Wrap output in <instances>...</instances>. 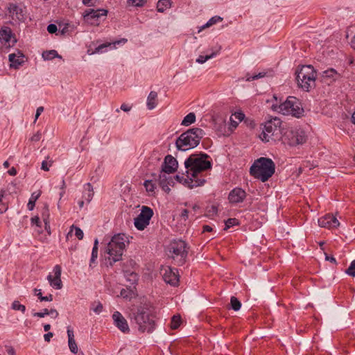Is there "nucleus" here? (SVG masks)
Returning <instances> with one entry per match:
<instances>
[{
  "instance_id": "nucleus-31",
  "label": "nucleus",
  "mask_w": 355,
  "mask_h": 355,
  "mask_svg": "<svg viewBox=\"0 0 355 355\" xmlns=\"http://www.w3.org/2000/svg\"><path fill=\"white\" fill-rule=\"evenodd\" d=\"M196 121V115L193 112H190L185 116L181 123L182 125L188 126L193 123Z\"/></svg>"
},
{
  "instance_id": "nucleus-33",
  "label": "nucleus",
  "mask_w": 355,
  "mask_h": 355,
  "mask_svg": "<svg viewBox=\"0 0 355 355\" xmlns=\"http://www.w3.org/2000/svg\"><path fill=\"white\" fill-rule=\"evenodd\" d=\"M230 305L231 308L235 311H237L240 309L241 306V303L240 301L234 296L231 297L230 299Z\"/></svg>"
},
{
  "instance_id": "nucleus-34",
  "label": "nucleus",
  "mask_w": 355,
  "mask_h": 355,
  "mask_svg": "<svg viewBox=\"0 0 355 355\" xmlns=\"http://www.w3.org/2000/svg\"><path fill=\"white\" fill-rule=\"evenodd\" d=\"M181 324V318L180 315H173L171 322V328L172 329H178Z\"/></svg>"
},
{
  "instance_id": "nucleus-25",
  "label": "nucleus",
  "mask_w": 355,
  "mask_h": 355,
  "mask_svg": "<svg viewBox=\"0 0 355 355\" xmlns=\"http://www.w3.org/2000/svg\"><path fill=\"white\" fill-rule=\"evenodd\" d=\"M40 196H41L40 191H35L31 194V198H30L28 205H27V207L30 211H31L34 209L35 205V202L40 198Z\"/></svg>"
},
{
  "instance_id": "nucleus-19",
  "label": "nucleus",
  "mask_w": 355,
  "mask_h": 355,
  "mask_svg": "<svg viewBox=\"0 0 355 355\" xmlns=\"http://www.w3.org/2000/svg\"><path fill=\"white\" fill-rule=\"evenodd\" d=\"M246 198L245 191L239 187L232 189L228 196V200L232 204H237L243 202Z\"/></svg>"
},
{
  "instance_id": "nucleus-9",
  "label": "nucleus",
  "mask_w": 355,
  "mask_h": 355,
  "mask_svg": "<svg viewBox=\"0 0 355 355\" xmlns=\"http://www.w3.org/2000/svg\"><path fill=\"white\" fill-rule=\"evenodd\" d=\"M281 140L285 145L295 146L305 143L306 137L302 130L288 129L282 135Z\"/></svg>"
},
{
  "instance_id": "nucleus-17",
  "label": "nucleus",
  "mask_w": 355,
  "mask_h": 355,
  "mask_svg": "<svg viewBox=\"0 0 355 355\" xmlns=\"http://www.w3.org/2000/svg\"><path fill=\"white\" fill-rule=\"evenodd\" d=\"M178 167V163L175 157L171 155L165 157L162 165V170L167 174H171L175 172Z\"/></svg>"
},
{
  "instance_id": "nucleus-24",
  "label": "nucleus",
  "mask_w": 355,
  "mask_h": 355,
  "mask_svg": "<svg viewBox=\"0 0 355 355\" xmlns=\"http://www.w3.org/2000/svg\"><path fill=\"white\" fill-rule=\"evenodd\" d=\"M157 94L156 92L152 91L150 92L147 98V107L149 110L154 109L157 105Z\"/></svg>"
},
{
  "instance_id": "nucleus-2",
  "label": "nucleus",
  "mask_w": 355,
  "mask_h": 355,
  "mask_svg": "<svg viewBox=\"0 0 355 355\" xmlns=\"http://www.w3.org/2000/svg\"><path fill=\"white\" fill-rule=\"evenodd\" d=\"M275 164L267 157H260L256 159L250 168V173L254 178L264 182L275 173Z\"/></svg>"
},
{
  "instance_id": "nucleus-7",
  "label": "nucleus",
  "mask_w": 355,
  "mask_h": 355,
  "mask_svg": "<svg viewBox=\"0 0 355 355\" xmlns=\"http://www.w3.org/2000/svg\"><path fill=\"white\" fill-rule=\"evenodd\" d=\"M276 110L284 115H291L297 118L304 112L301 103L294 96H289Z\"/></svg>"
},
{
  "instance_id": "nucleus-40",
  "label": "nucleus",
  "mask_w": 355,
  "mask_h": 355,
  "mask_svg": "<svg viewBox=\"0 0 355 355\" xmlns=\"http://www.w3.org/2000/svg\"><path fill=\"white\" fill-rule=\"evenodd\" d=\"M128 2L133 6L141 7L145 5L147 0H128Z\"/></svg>"
},
{
  "instance_id": "nucleus-50",
  "label": "nucleus",
  "mask_w": 355,
  "mask_h": 355,
  "mask_svg": "<svg viewBox=\"0 0 355 355\" xmlns=\"http://www.w3.org/2000/svg\"><path fill=\"white\" fill-rule=\"evenodd\" d=\"M129 277L128 280L132 282V284H134L137 280V275L135 272H130L129 275Z\"/></svg>"
},
{
  "instance_id": "nucleus-62",
  "label": "nucleus",
  "mask_w": 355,
  "mask_h": 355,
  "mask_svg": "<svg viewBox=\"0 0 355 355\" xmlns=\"http://www.w3.org/2000/svg\"><path fill=\"white\" fill-rule=\"evenodd\" d=\"M120 108L124 112H128L130 110V107L126 104H122Z\"/></svg>"
},
{
  "instance_id": "nucleus-44",
  "label": "nucleus",
  "mask_w": 355,
  "mask_h": 355,
  "mask_svg": "<svg viewBox=\"0 0 355 355\" xmlns=\"http://www.w3.org/2000/svg\"><path fill=\"white\" fill-rule=\"evenodd\" d=\"M265 76H266V73L265 72H261V73H259L257 75L247 77V80H248V81L254 80H256V79H258V78H263Z\"/></svg>"
},
{
  "instance_id": "nucleus-21",
  "label": "nucleus",
  "mask_w": 355,
  "mask_h": 355,
  "mask_svg": "<svg viewBox=\"0 0 355 355\" xmlns=\"http://www.w3.org/2000/svg\"><path fill=\"white\" fill-rule=\"evenodd\" d=\"M168 174L162 171L160 172L159 175V183L160 187L166 192L170 191V186H172L173 184V179L168 176Z\"/></svg>"
},
{
  "instance_id": "nucleus-64",
  "label": "nucleus",
  "mask_w": 355,
  "mask_h": 355,
  "mask_svg": "<svg viewBox=\"0 0 355 355\" xmlns=\"http://www.w3.org/2000/svg\"><path fill=\"white\" fill-rule=\"evenodd\" d=\"M181 216L184 218V219H187L188 218V210L184 209L182 211Z\"/></svg>"
},
{
  "instance_id": "nucleus-6",
  "label": "nucleus",
  "mask_w": 355,
  "mask_h": 355,
  "mask_svg": "<svg viewBox=\"0 0 355 355\" xmlns=\"http://www.w3.org/2000/svg\"><path fill=\"white\" fill-rule=\"evenodd\" d=\"M282 121L274 117L268 120L263 126V131L260 135V139L265 142L276 141L282 137Z\"/></svg>"
},
{
  "instance_id": "nucleus-10",
  "label": "nucleus",
  "mask_w": 355,
  "mask_h": 355,
  "mask_svg": "<svg viewBox=\"0 0 355 355\" xmlns=\"http://www.w3.org/2000/svg\"><path fill=\"white\" fill-rule=\"evenodd\" d=\"M170 252L173 259H177L179 264L184 263L185 258L187 255L186 249V243L182 240L174 241L170 245Z\"/></svg>"
},
{
  "instance_id": "nucleus-14",
  "label": "nucleus",
  "mask_w": 355,
  "mask_h": 355,
  "mask_svg": "<svg viewBox=\"0 0 355 355\" xmlns=\"http://www.w3.org/2000/svg\"><path fill=\"white\" fill-rule=\"evenodd\" d=\"M53 272L54 275L51 273L47 276V280L50 286L56 289L60 290L62 288V282L61 280L62 268L60 265H55L53 267Z\"/></svg>"
},
{
  "instance_id": "nucleus-18",
  "label": "nucleus",
  "mask_w": 355,
  "mask_h": 355,
  "mask_svg": "<svg viewBox=\"0 0 355 355\" xmlns=\"http://www.w3.org/2000/svg\"><path fill=\"white\" fill-rule=\"evenodd\" d=\"M318 224L322 227L331 229L338 227L340 223L334 215L327 214L318 219Z\"/></svg>"
},
{
  "instance_id": "nucleus-55",
  "label": "nucleus",
  "mask_w": 355,
  "mask_h": 355,
  "mask_svg": "<svg viewBox=\"0 0 355 355\" xmlns=\"http://www.w3.org/2000/svg\"><path fill=\"white\" fill-rule=\"evenodd\" d=\"M43 111H44L43 107L41 106V107H37V109L36 110L35 121L37 119V118L40 116V115L42 113Z\"/></svg>"
},
{
  "instance_id": "nucleus-20",
  "label": "nucleus",
  "mask_w": 355,
  "mask_h": 355,
  "mask_svg": "<svg viewBox=\"0 0 355 355\" xmlns=\"http://www.w3.org/2000/svg\"><path fill=\"white\" fill-rule=\"evenodd\" d=\"M8 60L10 68L18 69L25 62V56L21 52L17 51V53L10 54Z\"/></svg>"
},
{
  "instance_id": "nucleus-52",
  "label": "nucleus",
  "mask_w": 355,
  "mask_h": 355,
  "mask_svg": "<svg viewBox=\"0 0 355 355\" xmlns=\"http://www.w3.org/2000/svg\"><path fill=\"white\" fill-rule=\"evenodd\" d=\"M49 315H50L51 316V318L55 319L58 317L59 313L57 311V310H55L54 309H51V310H49Z\"/></svg>"
},
{
  "instance_id": "nucleus-37",
  "label": "nucleus",
  "mask_w": 355,
  "mask_h": 355,
  "mask_svg": "<svg viewBox=\"0 0 355 355\" xmlns=\"http://www.w3.org/2000/svg\"><path fill=\"white\" fill-rule=\"evenodd\" d=\"M12 309L15 311H20L22 313H24L26 311V306L23 304H21L19 301L15 300L12 304Z\"/></svg>"
},
{
  "instance_id": "nucleus-42",
  "label": "nucleus",
  "mask_w": 355,
  "mask_h": 355,
  "mask_svg": "<svg viewBox=\"0 0 355 355\" xmlns=\"http://www.w3.org/2000/svg\"><path fill=\"white\" fill-rule=\"evenodd\" d=\"M231 116L239 123L244 119L245 114L242 112H236Z\"/></svg>"
},
{
  "instance_id": "nucleus-58",
  "label": "nucleus",
  "mask_w": 355,
  "mask_h": 355,
  "mask_svg": "<svg viewBox=\"0 0 355 355\" xmlns=\"http://www.w3.org/2000/svg\"><path fill=\"white\" fill-rule=\"evenodd\" d=\"M44 228H45V230H46L48 234H51V227H50L49 220H46V222H44Z\"/></svg>"
},
{
  "instance_id": "nucleus-28",
  "label": "nucleus",
  "mask_w": 355,
  "mask_h": 355,
  "mask_svg": "<svg viewBox=\"0 0 355 355\" xmlns=\"http://www.w3.org/2000/svg\"><path fill=\"white\" fill-rule=\"evenodd\" d=\"M144 186L149 195L153 196L155 193L157 187L153 180H146L144 183Z\"/></svg>"
},
{
  "instance_id": "nucleus-12",
  "label": "nucleus",
  "mask_w": 355,
  "mask_h": 355,
  "mask_svg": "<svg viewBox=\"0 0 355 355\" xmlns=\"http://www.w3.org/2000/svg\"><path fill=\"white\" fill-rule=\"evenodd\" d=\"M16 42L17 40L9 27L5 26L0 29V43L2 48L8 49L13 46Z\"/></svg>"
},
{
  "instance_id": "nucleus-49",
  "label": "nucleus",
  "mask_w": 355,
  "mask_h": 355,
  "mask_svg": "<svg viewBox=\"0 0 355 355\" xmlns=\"http://www.w3.org/2000/svg\"><path fill=\"white\" fill-rule=\"evenodd\" d=\"M92 310L96 313H100L103 311V305L101 303L98 302L95 306L92 308Z\"/></svg>"
},
{
  "instance_id": "nucleus-30",
  "label": "nucleus",
  "mask_w": 355,
  "mask_h": 355,
  "mask_svg": "<svg viewBox=\"0 0 355 355\" xmlns=\"http://www.w3.org/2000/svg\"><path fill=\"white\" fill-rule=\"evenodd\" d=\"M73 230H75V236L79 239V240H81L83 239V236H84V234H83V230L78 227H76L74 226L73 225L71 227V230L70 231L68 232V234H67V239H69V236H71V234H72V232H73Z\"/></svg>"
},
{
  "instance_id": "nucleus-60",
  "label": "nucleus",
  "mask_w": 355,
  "mask_h": 355,
  "mask_svg": "<svg viewBox=\"0 0 355 355\" xmlns=\"http://www.w3.org/2000/svg\"><path fill=\"white\" fill-rule=\"evenodd\" d=\"M96 1V0H83V3L87 6H92Z\"/></svg>"
},
{
  "instance_id": "nucleus-15",
  "label": "nucleus",
  "mask_w": 355,
  "mask_h": 355,
  "mask_svg": "<svg viewBox=\"0 0 355 355\" xmlns=\"http://www.w3.org/2000/svg\"><path fill=\"white\" fill-rule=\"evenodd\" d=\"M107 14V10L105 9H89L85 10L84 14L85 20L92 24H97V20L101 17H105Z\"/></svg>"
},
{
  "instance_id": "nucleus-8",
  "label": "nucleus",
  "mask_w": 355,
  "mask_h": 355,
  "mask_svg": "<svg viewBox=\"0 0 355 355\" xmlns=\"http://www.w3.org/2000/svg\"><path fill=\"white\" fill-rule=\"evenodd\" d=\"M135 320L141 331L151 332L155 329L154 316L147 310H139Z\"/></svg>"
},
{
  "instance_id": "nucleus-57",
  "label": "nucleus",
  "mask_w": 355,
  "mask_h": 355,
  "mask_svg": "<svg viewBox=\"0 0 355 355\" xmlns=\"http://www.w3.org/2000/svg\"><path fill=\"white\" fill-rule=\"evenodd\" d=\"M53 334L51 332H49L44 336V338L45 341L49 342L51 340V338L53 337Z\"/></svg>"
},
{
  "instance_id": "nucleus-11",
  "label": "nucleus",
  "mask_w": 355,
  "mask_h": 355,
  "mask_svg": "<svg viewBox=\"0 0 355 355\" xmlns=\"http://www.w3.org/2000/svg\"><path fill=\"white\" fill-rule=\"evenodd\" d=\"M153 215V209L148 207L143 206L141 213L135 218L134 225L138 230H144L150 223Z\"/></svg>"
},
{
  "instance_id": "nucleus-23",
  "label": "nucleus",
  "mask_w": 355,
  "mask_h": 355,
  "mask_svg": "<svg viewBox=\"0 0 355 355\" xmlns=\"http://www.w3.org/2000/svg\"><path fill=\"white\" fill-rule=\"evenodd\" d=\"M84 192L83 194V198L86 201L87 203H89L94 196L93 187L90 183H87L84 186Z\"/></svg>"
},
{
  "instance_id": "nucleus-39",
  "label": "nucleus",
  "mask_w": 355,
  "mask_h": 355,
  "mask_svg": "<svg viewBox=\"0 0 355 355\" xmlns=\"http://www.w3.org/2000/svg\"><path fill=\"white\" fill-rule=\"evenodd\" d=\"M346 274L352 277H355V259L353 260L349 268L345 270Z\"/></svg>"
},
{
  "instance_id": "nucleus-38",
  "label": "nucleus",
  "mask_w": 355,
  "mask_h": 355,
  "mask_svg": "<svg viewBox=\"0 0 355 355\" xmlns=\"http://www.w3.org/2000/svg\"><path fill=\"white\" fill-rule=\"evenodd\" d=\"M31 225L33 226L35 225L37 227L36 231L38 233L42 232V230L41 229V222H40V218L38 216H35L31 218Z\"/></svg>"
},
{
  "instance_id": "nucleus-63",
  "label": "nucleus",
  "mask_w": 355,
  "mask_h": 355,
  "mask_svg": "<svg viewBox=\"0 0 355 355\" xmlns=\"http://www.w3.org/2000/svg\"><path fill=\"white\" fill-rule=\"evenodd\" d=\"M36 295L39 297V299L41 300V297H43L41 290L35 288L34 290Z\"/></svg>"
},
{
  "instance_id": "nucleus-22",
  "label": "nucleus",
  "mask_w": 355,
  "mask_h": 355,
  "mask_svg": "<svg viewBox=\"0 0 355 355\" xmlns=\"http://www.w3.org/2000/svg\"><path fill=\"white\" fill-rule=\"evenodd\" d=\"M67 336H68V345L69 348L73 354H77L78 351V345L75 340V336L73 329L70 327H67Z\"/></svg>"
},
{
  "instance_id": "nucleus-45",
  "label": "nucleus",
  "mask_w": 355,
  "mask_h": 355,
  "mask_svg": "<svg viewBox=\"0 0 355 355\" xmlns=\"http://www.w3.org/2000/svg\"><path fill=\"white\" fill-rule=\"evenodd\" d=\"M42 219L44 222H46V220H49V209L47 207L44 208V211L42 213Z\"/></svg>"
},
{
  "instance_id": "nucleus-27",
  "label": "nucleus",
  "mask_w": 355,
  "mask_h": 355,
  "mask_svg": "<svg viewBox=\"0 0 355 355\" xmlns=\"http://www.w3.org/2000/svg\"><path fill=\"white\" fill-rule=\"evenodd\" d=\"M322 77L334 81L339 77V75L335 69H329L323 72Z\"/></svg>"
},
{
  "instance_id": "nucleus-56",
  "label": "nucleus",
  "mask_w": 355,
  "mask_h": 355,
  "mask_svg": "<svg viewBox=\"0 0 355 355\" xmlns=\"http://www.w3.org/2000/svg\"><path fill=\"white\" fill-rule=\"evenodd\" d=\"M53 300V295L51 294H49L46 296H43V297H41V301H46V302H51Z\"/></svg>"
},
{
  "instance_id": "nucleus-4",
  "label": "nucleus",
  "mask_w": 355,
  "mask_h": 355,
  "mask_svg": "<svg viewBox=\"0 0 355 355\" xmlns=\"http://www.w3.org/2000/svg\"><path fill=\"white\" fill-rule=\"evenodd\" d=\"M203 137V130L198 128H191L183 132L175 141L178 150L186 151L196 147Z\"/></svg>"
},
{
  "instance_id": "nucleus-54",
  "label": "nucleus",
  "mask_w": 355,
  "mask_h": 355,
  "mask_svg": "<svg viewBox=\"0 0 355 355\" xmlns=\"http://www.w3.org/2000/svg\"><path fill=\"white\" fill-rule=\"evenodd\" d=\"M239 125V122L234 119V117H230V125L233 128H236Z\"/></svg>"
},
{
  "instance_id": "nucleus-43",
  "label": "nucleus",
  "mask_w": 355,
  "mask_h": 355,
  "mask_svg": "<svg viewBox=\"0 0 355 355\" xmlns=\"http://www.w3.org/2000/svg\"><path fill=\"white\" fill-rule=\"evenodd\" d=\"M53 162L51 160L49 162H47L46 160H44L42 162L41 168L45 171H49V167L52 165Z\"/></svg>"
},
{
  "instance_id": "nucleus-59",
  "label": "nucleus",
  "mask_w": 355,
  "mask_h": 355,
  "mask_svg": "<svg viewBox=\"0 0 355 355\" xmlns=\"http://www.w3.org/2000/svg\"><path fill=\"white\" fill-rule=\"evenodd\" d=\"M8 173L12 176H15L17 175V170L15 167H12L8 170Z\"/></svg>"
},
{
  "instance_id": "nucleus-29",
  "label": "nucleus",
  "mask_w": 355,
  "mask_h": 355,
  "mask_svg": "<svg viewBox=\"0 0 355 355\" xmlns=\"http://www.w3.org/2000/svg\"><path fill=\"white\" fill-rule=\"evenodd\" d=\"M170 0H159L157 3V9L159 12H164L166 9L171 7Z\"/></svg>"
},
{
  "instance_id": "nucleus-16",
  "label": "nucleus",
  "mask_w": 355,
  "mask_h": 355,
  "mask_svg": "<svg viewBox=\"0 0 355 355\" xmlns=\"http://www.w3.org/2000/svg\"><path fill=\"white\" fill-rule=\"evenodd\" d=\"M112 320L114 324L123 333L128 334L130 332V328L126 319L122 315L119 311H115L112 314Z\"/></svg>"
},
{
  "instance_id": "nucleus-53",
  "label": "nucleus",
  "mask_w": 355,
  "mask_h": 355,
  "mask_svg": "<svg viewBox=\"0 0 355 355\" xmlns=\"http://www.w3.org/2000/svg\"><path fill=\"white\" fill-rule=\"evenodd\" d=\"M130 293V291H128L125 289H122L120 293L121 296H122L123 298L130 297V295H129Z\"/></svg>"
},
{
  "instance_id": "nucleus-3",
  "label": "nucleus",
  "mask_w": 355,
  "mask_h": 355,
  "mask_svg": "<svg viewBox=\"0 0 355 355\" xmlns=\"http://www.w3.org/2000/svg\"><path fill=\"white\" fill-rule=\"evenodd\" d=\"M128 243V238L124 234H116L112 237L105 248L110 264L121 259L123 252Z\"/></svg>"
},
{
  "instance_id": "nucleus-35",
  "label": "nucleus",
  "mask_w": 355,
  "mask_h": 355,
  "mask_svg": "<svg viewBox=\"0 0 355 355\" xmlns=\"http://www.w3.org/2000/svg\"><path fill=\"white\" fill-rule=\"evenodd\" d=\"M222 20H223V18H221L220 17H218V16L213 17L204 26H202L201 29L199 31H200L202 29H203L205 28L209 27L217 22L221 21Z\"/></svg>"
},
{
  "instance_id": "nucleus-32",
  "label": "nucleus",
  "mask_w": 355,
  "mask_h": 355,
  "mask_svg": "<svg viewBox=\"0 0 355 355\" xmlns=\"http://www.w3.org/2000/svg\"><path fill=\"white\" fill-rule=\"evenodd\" d=\"M42 58L44 60H49L55 58H61V56L58 54L55 50H51L43 52Z\"/></svg>"
},
{
  "instance_id": "nucleus-48",
  "label": "nucleus",
  "mask_w": 355,
  "mask_h": 355,
  "mask_svg": "<svg viewBox=\"0 0 355 355\" xmlns=\"http://www.w3.org/2000/svg\"><path fill=\"white\" fill-rule=\"evenodd\" d=\"M41 136V132L38 131L31 137L30 140L33 142H37L40 140Z\"/></svg>"
},
{
  "instance_id": "nucleus-61",
  "label": "nucleus",
  "mask_w": 355,
  "mask_h": 355,
  "mask_svg": "<svg viewBox=\"0 0 355 355\" xmlns=\"http://www.w3.org/2000/svg\"><path fill=\"white\" fill-rule=\"evenodd\" d=\"M325 259L327 261H329L334 263H336V259L334 257L328 256L327 254H325Z\"/></svg>"
},
{
  "instance_id": "nucleus-51",
  "label": "nucleus",
  "mask_w": 355,
  "mask_h": 355,
  "mask_svg": "<svg viewBox=\"0 0 355 355\" xmlns=\"http://www.w3.org/2000/svg\"><path fill=\"white\" fill-rule=\"evenodd\" d=\"M57 26L53 24H51L47 26V31L49 33H55L57 31Z\"/></svg>"
},
{
  "instance_id": "nucleus-47",
  "label": "nucleus",
  "mask_w": 355,
  "mask_h": 355,
  "mask_svg": "<svg viewBox=\"0 0 355 355\" xmlns=\"http://www.w3.org/2000/svg\"><path fill=\"white\" fill-rule=\"evenodd\" d=\"M98 257V247H93L92 252V257H91V262H94L96 259Z\"/></svg>"
},
{
  "instance_id": "nucleus-36",
  "label": "nucleus",
  "mask_w": 355,
  "mask_h": 355,
  "mask_svg": "<svg viewBox=\"0 0 355 355\" xmlns=\"http://www.w3.org/2000/svg\"><path fill=\"white\" fill-rule=\"evenodd\" d=\"M120 42H121V41H116V42H114L112 44L110 43H108V44H103L101 45H99L97 48H96L95 52L96 53H102V52H103V49L107 48L108 46L114 47L116 44H119Z\"/></svg>"
},
{
  "instance_id": "nucleus-26",
  "label": "nucleus",
  "mask_w": 355,
  "mask_h": 355,
  "mask_svg": "<svg viewBox=\"0 0 355 355\" xmlns=\"http://www.w3.org/2000/svg\"><path fill=\"white\" fill-rule=\"evenodd\" d=\"M220 47L217 48L215 51H213L209 55H200L197 59L196 62L200 64L205 63L207 60L214 58L220 51Z\"/></svg>"
},
{
  "instance_id": "nucleus-1",
  "label": "nucleus",
  "mask_w": 355,
  "mask_h": 355,
  "mask_svg": "<svg viewBox=\"0 0 355 355\" xmlns=\"http://www.w3.org/2000/svg\"><path fill=\"white\" fill-rule=\"evenodd\" d=\"M209 158L205 153L191 155L184 162L187 174L177 175V181L190 189L203 185L205 180L200 174L211 168V162Z\"/></svg>"
},
{
  "instance_id": "nucleus-46",
  "label": "nucleus",
  "mask_w": 355,
  "mask_h": 355,
  "mask_svg": "<svg viewBox=\"0 0 355 355\" xmlns=\"http://www.w3.org/2000/svg\"><path fill=\"white\" fill-rule=\"evenodd\" d=\"M47 315H49V309H44L42 312H37L33 314L34 316L39 318H44Z\"/></svg>"
},
{
  "instance_id": "nucleus-5",
  "label": "nucleus",
  "mask_w": 355,
  "mask_h": 355,
  "mask_svg": "<svg viewBox=\"0 0 355 355\" xmlns=\"http://www.w3.org/2000/svg\"><path fill=\"white\" fill-rule=\"evenodd\" d=\"M295 73L297 86L304 91L309 92L315 87L317 71L311 65L302 66Z\"/></svg>"
},
{
  "instance_id": "nucleus-41",
  "label": "nucleus",
  "mask_w": 355,
  "mask_h": 355,
  "mask_svg": "<svg viewBox=\"0 0 355 355\" xmlns=\"http://www.w3.org/2000/svg\"><path fill=\"white\" fill-rule=\"evenodd\" d=\"M238 220L236 218H229L225 221V230L229 229L236 225H238Z\"/></svg>"
},
{
  "instance_id": "nucleus-13",
  "label": "nucleus",
  "mask_w": 355,
  "mask_h": 355,
  "mask_svg": "<svg viewBox=\"0 0 355 355\" xmlns=\"http://www.w3.org/2000/svg\"><path fill=\"white\" fill-rule=\"evenodd\" d=\"M162 273L164 282L172 286H177L179 283V275L175 268L169 266L164 267L162 269Z\"/></svg>"
}]
</instances>
